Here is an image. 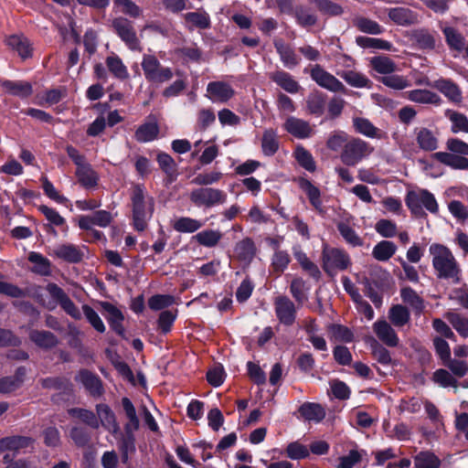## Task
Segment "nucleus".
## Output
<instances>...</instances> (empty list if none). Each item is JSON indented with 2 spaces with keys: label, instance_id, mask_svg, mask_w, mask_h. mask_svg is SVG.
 <instances>
[{
  "label": "nucleus",
  "instance_id": "nucleus-23",
  "mask_svg": "<svg viewBox=\"0 0 468 468\" xmlns=\"http://www.w3.org/2000/svg\"><path fill=\"white\" fill-rule=\"evenodd\" d=\"M102 309L106 313V319L108 320L112 328L119 335L123 334L122 321L123 315L120 310L110 303L103 302L101 303Z\"/></svg>",
  "mask_w": 468,
  "mask_h": 468
},
{
  "label": "nucleus",
  "instance_id": "nucleus-43",
  "mask_svg": "<svg viewBox=\"0 0 468 468\" xmlns=\"http://www.w3.org/2000/svg\"><path fill=\"white\" fill-rule=\"evenodd\" d=\"M407 98L417 103L438 104L440 97L428 90H413L407 92Z\"/></svg>",
  "mask_w": 468,
  "mask_h": 468
},
{
  "label": "nucleus",
  "instance_id": "nucleus-39",
  "mask_svg": "<svg viewBox=\"0 0 468 468\" xmlns=\"http://www.w3.org/2000/svg\"><path fill=\"white\" fill-rule=\"evenodd\" d=\"M370 65L379 74L389 75L396 71V63L387 56H378L370 59Z\"/></svg>",
  "mask_w": 468,
  "mask_h": 468
},
{
  "label": "nucleus",
  "instance_id": "nucleus-37",
  "mask_svg": "<svg viewBox=\"0 0 468 468\" xmlns=\"http://www.w3.org/2000/svg\"><path fill=\"white\" fill-rule=\"evenodd\" d=\"M159 133V127L155 122H145L138 127L135 132V139L141 143L154 140Z\"/></svg>",
  "mask_w": 468,
  "mask_h": 468
},
{
  "label": "nucleus",
  "instance_id": "nucleus-28",
  "mask_svg": "<svg viewBox=\"0 0 468 468\" xmlns=\"http://www.w3.org/2000/svg\"><path fill=\"white\" fill-rule=\"evenodd\" d=\"M76 176L85 188H94L98 184L99 176L88 163L77 168Z\"/></svg>",
  "mask_w": 468,
  "mask_h": 468
},
{
  "label": "nucleus",
  "instance_id": "nucleus-24",
  "mask_svg": "<svg viewBox=\"0 0 468 468\" xmlns=\"http://www.w3.org/2000/svg\"><path fill=\"white\" fill-rule=\"evenodd\" d=\"M30 340L38 347L49 349L57 346L58 338L54 334L45 330H31L29 333Z\"/></svg>",
  "mask_w": 468,
  "mask_h": 468
},
{
  "label": "nucleus",
  "instance_id": "nucleus-50",
  "mask_svg": "<svg viewBox=\"0 0 468 468\" xmlns=\"http://www.w3.org/2000/svg\"><path fill=\"white\" fill-rule=\"evenodd\" d=\"M292 13L297 23L301 27H312L314 26L317 22V17L308 8L304 6H296Z\"/></svg>",
  "mask_w": 468,
  "mask_h": 468
},
{
  "label": "nucleus",
  "instance_id": "nucleus-21",
  "mask_svg": "<svg viewBox=\"0 0 468 468\" xmlns=\"http://www.w3.org/2000/svg\"><path fill=\"white\" fill-rule=\"evenodd\" d=\"M51 255L69 262H79L83 251L72 244H62L54 248Z\"/></svg>",
  "mask_w": 468,
  "mask_h": 468
},
{
  "label": "nucleus",
  "instance_id": "nucleus-34",
  "mask_svg": "<svg viewBox=\"0 0 468 468\" xmlns=\"http://www.w3.org/2000/svg\"><path fill=\"white\" fill-rule=\"evenodd\" d=\"M193 239L204 247L212 248L219 243L222 233L217 229H205L196 234Z\"/></svg>",
  "mask_w": 468,
  "mask_h": 468
},
{
  "label": "nucleus",
  "instance_id": "nucleus-53",
  "mask_svg": "<svg viewBox=\"0 0 468 468\" xmlns=\"http://www.w3.org/2000/svg\"><path fill=\"white\" fill-rule=\"evenodd\" d=\"M356 42L361 48H372L383 50H391L392 45L387 40L368 37H357Z\"/></svg>",
  "mask_w": 468,
  "mask_h": 468
},
{
  "label": "nucleus",
  "instance_id": "nucleus-46",
  "mask_svg": "<svg viewBox=\"0 0 468 468\" xmlns=\"http://www.w3.org/2000/svg\"><path fill=\"white\" fill-rule=\"evenodd\" d=\"M203 223L197 219L181 217L176 219L173 223L175 230L182 233H192L203 227Z\"/></svg>",
  "mask_w": 468,
  "mask_h": 468
},
{
  "label": "nucleus",
  "instance_id": "nucleus-49",
  "mask_svg": "<svg viewBox=\"0 0 468 468\" xmlns=\"http://www.w3.org/2000/svg\"><path fill=\"white\" fill-rule=\"evenodd\" d=\"M415 43L423 49H433L436 45L434 36L426 29H418L412 33Z\"/></svg>",
  "mask_w": 468,
  "mask_h": 468
},
{
  "label": "nucleus",
  "instance_id": "nucleus-32",
  "mask_svg": "<svg viewBox=\"0 0 468 468\" xmlns=\"http://www.w3.org/2000/svg\"><path fill=\"white\" fill-rule=\"evenodd\" d=\"M0 84L11 95L27 97L32 93V86L27 81L2 80Z\"/></svg>",
  "mask_w": 468,
  "mask_h": 468
},
{
  "label": "nucleus",
  "instance_id": "nucleus-31",
  "mask_svg": "<svg viewBox=\"0 0 468 468\" xmlns=\"http://www.w3.org/2000/svg\"><path fill=\"white\" fill-rule=\"evenodd\" d=\"M26 369L19 367L14 376L0 379V393H10L17 389L24 382Z\"/></svg>",
  "mask_w": 468,
  "mask_h": 468
},
{
  "label": "nucleus",
  "instance_id": "nucleus-63",
  "mask_svg": "<svg viewBox=\"0 0 468 468\" xmlns=\"http://www.w3.org/2000/svg\"><path fill=\"white\" fill-rule=\"evenodd\" d=\"M290 255L284 250H276L271 259V266L276 272H282L290 263Z\"/></svg>",
  "mask_w": 468,
  "mask_h": 468
},
{
  "label": "nucleus",
  "instance_id": "nucleus-62",
  "mask_svg": "<svg viewBox=\"0 0 468 468\" xmlns=\"http://www.w3.org/2000/svg\"><path fill=\"white\" fill-rule=\"evenodd\" d=\"M417 468H439L440 462L438 458L430 452H420L415 458Z\"/></svg>",
  "mask_w": 468,
  "mask_h": 468
},
{
  "label": "nucleus",
  "instance_id": "nucleus-30",
  "mask_svg": "<svg viewBox=\"0 0 468 468\" xmlns=\"http://www.w3.org/2000/svg\"><path fill=\"white\" fill-rule=\"evenodd\" d=\"M96 410L98 418L100 419L99 422L111 432H117L119 427L115 420V416L111 409L105 404H99L96 407Z\"/></svg>",
  "mask_w": 468,
  "mask_h": 468
},
{
  "label": "nucleus",
  "instance_id": "nucleus-20",
  "mask_svg": "<svg viewBox=\"0 0 468 468\" xmlns=\"http://www.w3.org/2000/svg\"><path fill=\"white\" fill-rule=\"evenodd\" d=\"M388 17L399 26H410L418 23V15L406 7H395L388 10Z\"/></svg>",
  "mask_w": 468,
  "mask_h": 468
},
{
  "label": "nucleus",
  "instance_id": "nucleus-12",
  "mask_svg": "<svg viewBox=\"0 0 468 468\" xmlns=\"http://www.w3.org/2000/svg\"><path fill=\"white\" fill-rule=\"evenodd\" d=\"M235 94L232 87L224 81H211L207 86V97L214 102H226Z\"/></svg>",
  "mask_w": 468,
  "mask_h": 468
},
{
  "label": "nucleus",
  "instance_id": "nucleus-4",
  "mask_svg": "<svg viewBox=\"0 0 468 468\" xmlns=\"http://www.w3.org/2000/svg\"><path fill=\"white\" fill-rule=\"evenodd\" d=\"M373 151L374 148L366 141L360 138H350L341 152L340 159L345 165L354 166L370 155Z\"/></svg>",
  "mask_w": 468,
  "mask_h": 468
},
{
  "label": "nucleus",
  "instance_id": "nucleus-14",
  "mask_svg": "<svg viewBox=\"0 0 468 468\" xmlns=\"http://www.w3.org/2000/svg\"><path fill=\"white\" fill-rule=\"evenodd\" d=\"M373 331L378 338L388 346H397L399 337L394 328L385 319H380L373 324Z\"/></svg>",
  "mask_w": 468,
  "mask_h": 468
},
{
  "label": "nucleus",
  "instance_id": "nucleus-38",
  "mask_svg": "<svg viewBox=\"0 0 468 468\" xmlns=\"http://www.w3.org/2000/svg\"><path fill=\"white\" fill-rule=\"evenodd\" d=\"M397 250V246L388 240L378 242L372 250L373 257L379 261H388Z\"/></svg>",
  "mask_w": 468,
  "mask_h": 468
},
{
  "label": "nucleus",
  "instance_id": "nucleus-22",
  "mask_svg": "<svg viewBox=\"0 0 468 468\" xmlns=\"http://www.w3.org/2000/svg\"><path fill=\"white\" fill-rule=\"evenodd\" d=\"M353 124L356 131L367 137L382 139L385 133L377 128L369 120L361 117L353 119Z\"/></svg>",
  "mask_w": 468,
  "mask_h": 468
},
{
  "label": "nucleus",
  "instance_id": "nucleus-35",
  "mask_svg": "<svg viewBox=\"0 0 468 468\" xmlns=\"http://www.w3.org/2000/svg\"><path fill=\"white\" fill-rule=\"evenodd\" d=\"M28 261L33 264L32 271L39 275L47 276L51 272L50 261L38 252L31 251L28 255Z\"/></svg>",
  "mask_w": 468,
  "mask_h": 468
},
{
  "label": "nucleus",
  "instance_id": "nucleus-26",
  "mask_svg": "<svg viewBox=\"0 0 468 468\" xmlns=\"http://www.w3.org/2000/svg\"><path fill=\"white\" fill-rule=\"evenodd\" d=\"M6 45L16 50L23 58H27L32 54V48L29 40L23 36H10L5 40Z\"/></svg>",
  "mask_w": 468,
  "mask_h": 468
},
{
  "label": "nucleus",
  "instance_id": "nucleus-29",
  "mask_svg": "<svg viewBox=\"0 0 468 468\" xmlns=\"http://www.w3.org/2000/svg\"><path fill=\"white\" fill-rule=\"evenodd\" d=\"M293 256L301 265L302 269L310 276L316 280L320 278L321 271L318 267L307 257L299 246L293 247Z\"/></svg>",
  "mask_w": 468,
  "mask_h": 468
},
{
  "label": "nucleus",
  "instance_id": "nucleus-45",
  "mask_svg": "<svg viewBox=\"0 0 468 468\" xmlns=\"http://www.w3.org/2000/svg\"><path fill=\"white\" fill-rule=\"evenodd\" d=\"M299 412L305 420L316 422L322 420L325 416L324 410L315 403L303 404L299 409Z\"/></svg>",
  "mask_w": 468,
  "mask_h": 468
},
{
  "label": "nucleus",
  "instance_id": "nucleus-41",
  "mask_svg": "<svg viewBox=\"0 0 468 468\" xmlns=\"http://www.w3.org/2000/svg\"><path fill=\"white\" fill-rule=\"evenodd\" d=\"M327 333L331 341L350 343L354 338L353 333L341 324H329Z\"/></svg>",
  "mask_w": 468,
  "mask_h": 468
},
{
  "label": "nucleus",
  "instance_id": "nucleus-6",
  "mask_svg": "<svg viewBox=\"0 0 468 468\" xmlns=\"http://www.w3.org/2000/svg\"><path fill=\"white\" fill-rule=\"evenodd\" d=\"M189 199L197 207H212L224 204L227 200V194L217 188H197L189 194Z\"/></svg>",
  "mask_w": 468,
  "mask_h": 468
},
{
  "label": "nucleus",
  "instance_id": "nucleus-1",
  "mask_svg": "<svg viewBox=\"0 0 468 468\" xmlns=\"http://www.w3.org/2000/svg\"><path fill=\"white\" fill-rule=\"evenodd\" d=\"M429 253L437 278L449 280L455 284L460 282L462 269L448 247L440 243H432L429 247Z\"/></svg>",
  "mask_w": 468,
  "mask_h": 468
},
{
  "label": "nucleus",
  "instance_id": "nucleus-17",
  "mask_svg": "<svg viewBox=\"0 0 468 468\" xmlns=\"http://www.w3.org/2000/svg\"><path fill=\"white\" fill-rule=\"evenodd\" d=\"M352 217L342 218L336 224L337 229L346 242L352 245L353 247L361 246L363 244L362 239L352 228Z\"/></svg>",
  "mask_w": 468,
  "mask_h": 468
},
{
  "label": "nucleus",
  "instance_id": "nucleus-19",
  "mask_svg": "<svg viewBox=\"0 0 468 468\" xmlns=\"http://www.w3.org/2000/svg\"><path fill=\"white\" fill-rule=\"evenodd\" d=\"M76 380L82 384L85 388L94 397L102 394V386L100 378L87 370L80 371L76 376Z\"/></svg>",
  "mask_w": 468,
  "mask_h": 468
},
{
  "label": "nucleus",
  "instance_id": "nucleus-60",
  "mask_svg": "<svg viewBox=\"0 0 468 468\" xmlns=\"http://www.w3.org/2000/svg\"><path fill=\"white\" fill-rule=\"evenodd\" d=\"M350 138L347 133L343 131H337L333 133L327 140V147L332 151H338L345 148V144L348 143Z\"/></svg>",
  "mask_w": 468,
  "mask_h": 468
},
{
  "label": "nucleus",
  "instance_id": "nucleus-40",
  "mask_svg": "<svg viewBox=\"0 0 468 468\" xmlns=\"http://www.w3.org/2000/svg\"><path fill=\"white\" fill-rule=\"evenodd\" d=\"M445 116L452 122L451 130L453 133H468V119L464 114L452 110H447L445 111Z\"/></svg>",
  "mask_w": 468,
  "mask_h": 468
},
{
  "label": "nucleus",
  "instance_id": "nucleus-33",
  "mask_svg": "<svg viewBox=\"0 0 468 468\" xmlns=\"http://www.w3.org/2000/svg\"><path fill=\"white\" fill-rule=\"evenodd\" d=\"M337 75L340 76L348 85L355 88H368L371 83L366 75L355 70H342L337 72Z\"/></svg>",
  "mask_w": 468,
  "mask_h": 468
},
{
  "label": "nucleus",
  "instance_id": "nucleus-18",
  "mask_svg": "<svg viewBox=\"0 0 468 468\" xmlns=\"http://www.w3.org/2000/svg\"><path fill=\"white\" fill-rule=\"evenodd\" d=\"M270 78L285 91L294 94L301 90V85L288 72L277 70L270 75Z\"/></svg>",
  "mask_w": 468,
  "mask_h": 468
},
{
  "label": "nucleus",
  "instance_id": "nucleus-51",
  "mask_svg": "<svg viewBox=\"0 0 468 468\" xmlns=\"http://www.w3.org/2000/svg\"><path fill=\"white\" fill-rule=\"evenodd\" d=\"M262 152L266 155H272L279 148V143L276 133L270 129L263 133L261 140Z\"/></svg>",
  "mask_w": 468,
  "mask_h": 468
},
{
  "label": "nucleus",
  "instance_id": "nucleus-54",
  "mask_svg": "<svg viewBox=\"0 0 468 468\" xmlns=\"http://www.w3.org/2000/svg\"><path fill=\"white\" fill-rule=\"evenodd\" d=\"M302 189L305 192L307 195L311 204L314 206V207L318 210L322 211V200H321V193L320 190L314 186L313 184H311L309 181H303L301 184Z\"/></svg>",
  "mask_w": 468,
  "mask_h": 468
},
{
  "label": "nucleus",
  "instance_id": "nucleus-11",
  "mask_svg": "<svg viewBox=\"0 0 468 468\" xmlns=\"http://www.w3.org/2000/svg\"><path fill=\"white\" fill-rule=\"evenodd\" d=\"M275 314L279 321L286 325H291L295 320V305L286 296L277 297L274 301Z\"/></svg>",
  "mask_w": 468,
  "mask_h": 468
},
{
  "label": "nucleus",
  "instance_id": "nucleus-47",
  "mask_svg": "<svg viewBox=\"0 0 468 468\" xmlns=\"http://www.w3.org/2000/svg\"><path fill=\"white\" fill-rule=\"evenodd\" d=\"M106 66L114 77L120 80H126L129 72L122 60L116 55L110 56L106 58Z\"/></svg>",
  "mask_w": 468,
  "mask_h": 468
},
{
  "label": "nucleus",
  "instance_id": "nucleus-16",
  "mask_svg": "<svg viewBox=\"0 0 468 468\" xmlns=\"http://www.w3.org/2000/svg\"><path fill=\"white\" fill-rule=\"evenodd\" d=\"M31 442L32 440L25 436H10L0 439V453L11 452L14 457L20 450L28 447Z\"/></svg>",
  "mask_w": 468,
  "mask_h": 468
},
{
  "label": "nucleus",
  "instance_id": "nucleus-9",
  "mask_svg": "<svg viewBox=\"0 0 468 468\" xmlns=\"http://www.w3.org/2000/svg\"><path fill=\"white\" fill-rule=\"evenodd\" d=\"M311 78L320 87L328 90L332 92L346 91V86L333 74L324 70L320 65H314L311 69Z\"/></svg>",
  "mask_w": 468,
  "mask_h": 468
},
{
  "label": "nucleus",
  "instance_id": "nucleus-48",
  "mask_svg": "<svg viewBox=\"0 0 468 468\" xmlns=\"http://www.w3.org/2000/svg\"><path fill=\"white\" fill-rule=\"evenodd\" d=\"M400 296L404 303L410 304L418 313H421L424 309L423 300L419 294L410 287L406 286L401 288Z\"/></svg>",
  "mask_w": 468,
  "mask_h": 468
},
{
  "label": "nucleus",
  "instance_id": "nucleus-36",
  "mask_svg": "<svg viewBox=\"0 0 468 468\" xmlns=\"http://www.w3.org/2000/svg\"><path fill=\"white\" fill-rule=\"evenodd\" d=\"M441 31L451 49L461 51L464 48V37L458 30L447 26L441 27Z\"/></svg>",
  "mask_w": 468,
  "mask_h": 468
},
{
  "label": "nucleus",
  "instance_id": "nucleus-13",
  "mask_svg": "<svg viewBox=\"0 0 468 468\" xmlns=\"http://www.w3.org/2000/svg\"><path fill=\"white\" fill-rule=\"evenodd\" d=\"M283 127L292 136L305 139L314 133V128L304 120L291 116L286 119Z\"/></svg>",
  "mask_w": 468,
  "mask_h": 468
},
{
  "label": "nucleus",
  "instance_id": "nucleus-7",
  "mask_svg": "<svg viewBox=\"0 0 468 468\" xmlns=\"http://www.w3.org/2000/svg\"><path fill=\"white\" fill-rule=\"evenodd\" d=\"M406 202L410 211L416 216L422 215V207H425L431 213L438 212V203L434 196L427 190L410 192Z\"/></svg>",
  "mask_w": 468,
  "mask_h": 468
},
{
  "label": "nucleus",
  "instance_id": "nucleus-3",
  "mask_svg": "<svg viewBox=\"0 0 468 468\" xmlns=\"http://www.w3.org/2000/svg\"><path fill=\"white\" fill-rule=\"evenodd\" d=\"M449 152H436L432 154L440 163L452 169L468 170V144L458 139L449 138L446 142Z\"/></svg>",
  "mask_w": 468,
  "mask_h": 468
},
{
  "label": "nucleus",
  "instance_id": "nucleus-15",
  "mask_svg": "<svg viewBox=\"0 0 468 468\" xmlns=\"http://www.w3.org/2000/svg\"><path fill=\"white\" fill-rule=\"evenodd\" d=\"M273 45L280 56L281 61L285 68L292 69L299 64V57L296 55L293 48L285 43L284 40L282 38H275L273 40Z\"/></svg>",
  "mask_w": 468,
  "mask_h": 468
},
{
  "label": "nucleus",
  "instance_id": "nucleus-5",
  "mask_svg": "<svg viewBox=\"0 0 468 468\" xmlns=\"http://www.w3.org/2000/svg\"><path fill=\"white\" fill-rule=\"evenodd\" d=\"M141 65L145 79L152 83L162 84L173 78V70L170 68L163 67L154 55H144Z\"/></svg>",
  "mask_w": 468,
  "mask_h": 468
},
{
  "label": "nucleus",
  "instance_id": "nucleus-64",
  "mask_svg": "<svg viewBox=\"0 0 468 468\" xmlns=\"http://www.w3.org/2000/svg\"><path fill=\"white\" fill-rule=\"evenodd\" d=\"M286 454L290 459L299 460L309 455V449L298 441H293L288 444Z\"/></svg>",
  "mask_w": 468,
  "mask_h": 468
},
{
  "label": "nucleus",
  "instance_id": "nucleus-61",
  "mask_svg": "<svg viewBox=\"0 0 468 468\" xmlns=\"http://www.w3.org/2000/svg\"><path fill=\"white\" fill-rule=\"evenodd\" d=\"M381 82L391 89L403 90L410 86V81L403 76L389 74L381 78Z\"/></svg>",
  "mask_w": 468,
  "mask_h": 468
},
{
  "label": "nucleus",
  "instance_id": "nucleus-2",
  "mask_svg": "<svg viewBox=\"0 0 468 468\" xmlns=\"http://www.w3.org/2000/svg\"><path fill=\"white\" fill-rule=\"evenodd\" d=\"M133 226L138 231L147 227V221L154 212V198L150 197L142 185H135L131 190Z\"/></svg>",
  "mask_w": 468,
  "mask_h": 468
},
{
  "label": "nucleus",
  "instance_id": "nucleus-27",
  "mask_svg": "<svg viewBox=\"0 0 468 468\" xmlns=\"http://www.w3.org/2000/svg\"><path fill=\"white\" fill-rule=\"evenodd\" d=\"M416 142L419 147L424 151L431 152L438 148L437 136L427 128H420L416 132Z\"/></svg>",
  "mask_w": 468,
  "mask_h": 468
},
{
  "label": "nucleus",
  "instance_id": "nucleus-42",
  "mask_svg": "<svg viewBox=\"0 0 468 468\" xmlns=\"http://www.w3.org/2000/svg\"><path fill=\"white\" fill-rule=\"evenodd\" d=\"M410 314L407 307L401 304L393 305L388 310V319L397 327L407 324L410 321Z\"/></svg>",
  "mask_w": 468,
  "mask_h": 468
},
{
  "label": "nucleus",
  "instance_id": "nucleus-58",
  "mask_svg": "<svg viewBox=\"0 0 468 468\" xmlns=\"http://www.w3.org/2000/svg\"><path fill=\"white\" fill-rule=\"evenodd\" d=\"M69 412L72 416L78 417L84 423L88 424L89 426L94 429H97L100 426V422L96 415L90 410L84 409H71L69 410Z\"/></svg>",
  "mask_w": 468,
  "mask_h": 468
},
{
  "label": "nucleus",
  "instance_id": "nucleus-57",
  "mask_svg": "<svg viewBox=\"0 0 468 468\" xmlns=\"http://www.w3.org/2000/svg\"><path fill=\"white\" fill-rule=\"evenodd\" d=\"M186 22L189 27H197L199 28H207L210 25L209 16L205 13L191 12L184 16Z\"/></svg>",
  "mask_w": 468,
  "mask_h": 468
},
{
  "label": "nucleus",
  "instance_id": "nucleus-44",
  "mask_svg": "<svg viewBox=\"0 0 468 468\" xmlns=\"http://www.w3.org/2000/svg\"><path fill=\"white\" fill-rule=\"evenodd\" d=\"M434 87L448 97L452 101L459 102L462 99L461 90L457 85L447 80H439Z\"/></svg>",
  "mask_w": 468,
  "mask_h": 468
},
{
  "label": "nucleus",
  "instance_id": "nucleus-59",
  "mask_svg": "<svg viewBox=\"0 0 468 468\" xmlns=\"http://www.w3.org/2000/svg\"><path fill=\"white\" fill-rule=\"evenodd\" d=\"M432 379L435 383L442 388L454 387L456 388L457 380L446 369H437L432 376Z\"/></svg>",
  "mask_w": 468,
  "mask_h": 468
},
{
  "label": "nucleus",
  "instance_id": "nucleus-25",
  "mask_svg": "<svg viewBox=\"0 0 468 468\" xmlns=\"http://www.w3.org/2000/svg\"><path fill=\"white\" fill-rule=\"evenodd\" d=\"M235 254L239 261L248 265L251 262L256 254V247L250 239H244L238 242L235 247Z\"/></svg>",
  "mask_w": 468,
  "mask_h": 468
},
{
  "label": "nucleus",
  "instance_id": "nucleus-56",
  "mask_svg": "<svg viewBox=\"0 0 468 468\" xmlns=\"http://www.w3.org/2000/svg\"><path fill=\"white\" fill-rule=\"evenodd\" d=\"M354 25L360 31L367 34L378 35L383 31L382 27L376 21L362 16L355 18Z\"/></svg>",
  "mask_w": 468,
  "mask_h": 468
},
{
  "label": "nucleus",
  "instance_id": "nucleus-52",
  "mask_svg": "<svg viewBox=\"0 0 468 468\" xmlns=\"http://www.w3.org/2000/svg\"><path fill=\"white\" fill-rule=\"evenodd\" d=\"M308 290L306 282L302 278H294L291 282L290 292L299 304H303L307 300Z\"/></svg>",
  "mask_w": 468,
  "mask_h": 468
},
{
  "label": "nucleus",
  "instance_id": "nucleus-10",
  "mask_svg": "<svg viewBox=\"0 0 468 468\" xmlns=\"http://www.w3.org/2000/svg\"><path fill=\"white\" fill-rule=\"evenodd\" d=\"M112 27L117 35L132 50H140V42L131 22L123 17L115 18Z\"/></svg>",
  "mask_w": 468,
  "mask_h": 468
},
{
  "label": "nucleus",
  "instance_id": "nucleus-8",
  "mask_svg": "<svg viewBox=\"0 0 468 468\" xmlns=\"http://www.w3.org/2000/svg\"><path fill=\"white\" fill-rule=\"evenodd\" d=\"M323 268L329 275L337 270H345L350 263L348 255L336 248L324 245L322 252Z\"/></svg>",
  "mask_w": 468,
  "mask_h": 468
},
{
  "label": "nucleus",
  "instance_id": "nucleus-55",
  "mask_svg": "<svg viewBox=\"0 0 468 468\" xmlns=\"http://www.w3.org/2000/svg\"><path fill=\"white\" fill-rule=\"evenodd\" d=\"M445 317L462 336L468 337V318L456 313H447Z\"/></svg>",
  "mask_w": 468,
  "mask_h": 468
}]
</instances>
